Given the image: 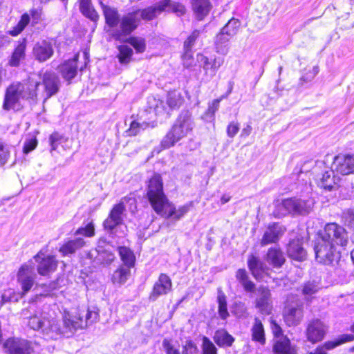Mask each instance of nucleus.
<instances>
[{
  "label": "nucleus",
  "instance_id": "1",
  "mask_svg": "<svg viewBox=\"0 0 354 354\" xmlns=\"http://www.w3.org/2000/svg\"><path fill=\"white\" fill-rule=\"evenodd\" d=\"M22 315L26 316V325L30 329L40 332L46 338L53 339H57L62 335L69 336L68 333L72 334L79 328H84L96 322L99 318L97 311L88 310L85 319L82 317L72 318L66 315L61 325L57 319L41 310L31 313L29 310H24Z\"/></svg>",
  "mask_w": 354,
  "mask_h": 354
},
{
  "label": "nucleus",
  "instance_id": "2",
  "mask_svg": "<svg viewBox=\"0 0 354 354\" xmlns=\"http://www.w3.org/2000/svg\"><path fill=\"white\" fill-rule=\"evenodd\" d=\"M40 82L29 78L28 82H17L11 84L6 91L3 108L9 111L14 109L20 104L21 100H35L37 95V89Z\"/></svg>",
  "mask_w": 354,
  "mask_h": 354
},
{
  "label": "nucleus",
  "instance_id": "3",
  "mask_svg": "<svg viewBox=\"0 0 354 354\" xmlns=\"http://www.w3.org/2000/svg\"><path fill=\"white\" fill-rule=\"evenodd\" d=\"M194 123L192 113L189 111H183L178 115L170 131L161 141L163 149L173 147L177 142L187 136L193 129Z\"/></svg>",
  "mask_w": 354,
  "mask_h": 354
},
{
  "label": "nucleus",
  "instance_id": "4",
  "mask_svg": "<svg viewBox=\"0 0 354 354\" xmlns=\"http://www.w3.org/2000/svg\"><path fill=\"white\" fill-rule=\"evenodd\" d=\"M147 196L153 210L157 214H162L169 200L163 192V183L159 174H154L149 179Z\"/></svg>",
  "mask_w": 354,
  "mask_h": 354
},
{
  "label": "nucleus",
  "instance_id": "5",
  "mask_svg": "<svg viewBox=\"0 0 354 354\" xmlns=\"http://www.w3.org/2000/svg\"><path fill=\"white\" fill-rule=\"evenodd\" d=\"M316 260L326 265H334L340 259V253L332 242L319 237L314 246Z\"/></svg>",
  "mask_w": 354,
  "mask_h": 354
},
{
  "label": "nucleus",
  "instance_id": "6",
  "mask_svg": "<svg viewBox=\"0 0 354 354\" xmlns=\"http://www.w3.org/2000/svg\"><path fill=\"white\" fill-rule=\"evenodd\" d=\"M314 202L312 199L304 200L299 198H290L282 201L279 204V208L283 209L277 212L278 216L286 215V214H307L313 207Z\"/></svg>",
  "mask_w": 354,
  "mask_h": 354
},
{
  "label": "nucleus",
  "instance_id": "7",
  "mask_svg": "<svg viewBox=\"0 0 354 354\" xmlns=\"http://www.w3.org/2000/svg\"><path fill=\"white\" fill-rule=\"evenodd\" d=\"M120 30H106L109 35L118 41H124V38L133 32L140 22V12L134 11L124 15L120 21Z\"/></svg>",
  "mask_w": 354,
  "mask_h": 354
},
{
  "label": "nucleus",
  "instance_id": "8",
  "mask_svg": "<svg viewBox=\"0 0 354 354\" xmlns=\"http://www.w3.org/2000/svg\"><path fill=\"white\" fill-rule=\"evenodd\" d=\"M131 201L133 203L136 202L134 198L124 197L122 198L119 203L113 207L108 217L103 223V226L106 230L112 231L122 223L123 216L126 210L124 203Z\"/></svg>",
  "mask_w": 354,
  "mask_h": 354
},
{
  "label": "nucleus",
  "instance_id": "9",
  "mask_svg": "<svg viewBox=\"0 0 354 354\" xmlns=\"http://www.w3.org/2000/svg\"><path fill=\"white\" fill-rule=\"evenodd\" d=\"M320 237L328 242H332L335 246H345L348 243L346 231L336 223L326 225L324 232L321 234Z\"/></svg>",
  "mask_w": 354,
  "mask_h": 354
},
{
  "label": "nucleus",
  "instance_id": "10",
  "mask_svg": "<svg viewBox=\"0 0 354 354\" xmlns=\"http://www.w3.org/2000/svg\"><path fill=\"white\" fill-rule=\"evenodd\" d=\"M328 330V326L319 319H312L306 328V337L309 342L316 343L322 340Z\"/></svg>",
  "mask_w": 354,
  "mask_h": 354
},
{
  "label": "nucleus",
  "instance_id": "11",
  "mask_svg": "<svg viewBox=\"0 0 354 354\" xmlns=\"http://www.w3.org/2000/svg\"><path fill=\"white\" fill-rule=\"evenodd\" d=\"M34 259L37 263V270L40 275L48 276L57 269V261L54 256H45L41 251H39L34 257Z\"/></svg>",
  "mask_w": 354,
  "mask_h": 354
},
{
  "label": "nucleus",
  "instance_id": "12",
  "mask_svg": "<svg viewBox=\"0 0 354 354\" xmlns=\"http://www.w3.org/2000/svg\"><path fill=\"white\" fill-rule=\"evenodd\" d=\"M17 278L23 293H27L33 286L35 279V268L32 263L21 266L19 270Z\"/></svg>",
  "mask_w": 354,
  "mask_h": 354
},
{
  "label": "nucleus",
  "instance_id": "13",
  "mask_svg": "<svg viewBox=\"0 0 354 354\" xmlns=\"http://www.w3.org/2000/svg\"><path fill=\"white\" fill-rule=\"evenodd\" d=\"M42 84L44 86L46 98H49L55 95L59 89L60 80L57 74L52 71H46L39 74Z\"/></svg>",
  "mask_w": 354,
  "mask_h": 354
},
{
  "label": "nucleus",
  "instance_id": "14",
  "mask_svg": "<svg viewBox=\"0 0 354 354\" xmlns=\"http://www.w3.org/2000/svg\"><path fill=\"white\" fill-rule=\"evenodd\" d=\"M286 229L279 223H273L268 225L260 241L261 246L276 243L282 237Z\"/></svg>",
  "mask_w": 354,
  "mask_h": 354
},
{
  "label": "nucleus",
  "instance_id": "15",
  "mask_svg": "<svg viewBox=\"0 0 354 354\" xmlns=\"http://www.w3.org/2000/svg\"><path fill=\"white\" fill-rule=\"evenodd\" d=\"M333 168L337 174L349 175L354 173V155L339 154L334 157Z\"/></svg>",
  "mask_w": 354,
  "mask_h": 354
},
{
  "label": "nucleus",
  "instance_id": "16",
  "mask_svg": "<svg viewBox=\"0 0 354 354\" xmlns=\"http://www.w3.org/2000/svg\"><path fill=\"white\" fill-rule=\"evenodd\" d=\"M3 347L8 354H30L32 351L30 342L26 339L16 338L7 339Z\"/></svg>",
  "mask_w": 354,
  "mask_h": 354
},
{
  "label": "nucleus",
  "instance_id": "17",
  "mask_svg": "<svg viewBox=\"0 0 354 354\" xmlns=\"http://www.w3.org/2000/svg\"><path fill=\"white\" fill-rule=\"evenodd\" d=\"M171 280L166 274H160L158 280L153 285V290L149 299L156 301L159 297L167 295L171 290Z\"/></svg>",
  "mask_w": 354,
  "mask_h": 354
},
{
  "label": "nucleus",
  "instance_id": "18",
  "mask_svg": "<svg viewBox=\"0 0 354 354\" xmlns=\"http://www.w3.org/2000/svg\"><path fill=\"white\" fill-rule=\"evenodd\" d=\"M77 60L78 55H75L73 58L64 62L57 68V71L62 78L68 83H70L77 74Z\"/></svg>",
  "mask_w": 354,
  "mask_h": 354
},
{
  "label": "nucleus",
  "instance_id": "19",
  "mask_svg": "<svg viewBox=\"0 0 354 354\" xmlns=\"http://www.w3.org/2000/svg\"><path fill=\"white\" fill-rule=\"evenodd\" d=\"M192 207L193 202H189L176 209L174 205L168 201V204L163 209V212L159 214L167 218H172V219L178 221L183 217Z\"/></svg>",
  "mask_w": 354,
  "mask_h": 354
},
{
  "label": "nucleus",
  "instance_id": "20",
  "mask_svg": "<svg viewBox=\"0 0 354 354\" xmlns=\"http://www.w3.org/2000/svg\"><path fill=\"white\" fill-rule=\"evenodd\" d=\"M54 53L52 44L46 41L37 42L32 48V55L36 60L44 62L50 59Z\"/></svg>",
  "mask_w": 354,
  "mask_h": 354
},
{
  "label": "nucleus",
  "instance_id": "21",
  "mask_svg": "<svg viewBox=\"0 0 354 354\" xmlns=\"http://www.w3.org/2000/svg\"><path fill=\"white\" fill-rule=\"evenodd\" d=\"M286 252L288 256L295 261H302L306 259L307 252L302 245V241L299 239L290 241Z\"/></svg>",
  "mask_w": 354,
  "mask_h": 354
},
{
  "label": "nucleus",
  "instance_id": "22",
  "mask_svg": "<svg viewBox=\"0 0 354 354\" xmlns=\"http://www.w3.org/2000/svg\"><path fill=\"white\" fill-rule=\"evenodd\" d=\"M265 260L272 268H280L285 263L286 257L279 247L274 246L268 250Z\"/></svg>",
  "mask_w": 354,
  "mask_h": 354
},
{
  "label": "nucleus",
  "instance_id": "23",
  "mask_svg": "<svg viewBox=\"0 0 354 354\" xmlns=\"http://www.w3.org/2000/svg\"><path fill=\"white\" fill-rule=\"evenodd\" d=\"M259 297L256 300V307L262 314L268 315L271 311L270 291L264 286H261L258 289Z\"/></svg>",
  "mask_w": 354,
  "mask_h": 354
},
{
  "label": "nucleus",
  "instance_id": "24",
  "mask_svg": "<svg viewBox=\"0 0 354 354\" xmlns=\"http://www.w3.org/2000/svg\"><path fill=\"white\" fill-rule=\"evenodd\" d=\"M153 7L158 16L162 12L170 10L178 16H182L185 13V8L183 4L173 2L171 0H162L156 3Z\"/></svg>",
  "mask_w": 354,
  "mask_h": 354
},
{
  "label": "nucleus",
  "instance_id": "25",
  "mask_svg": "<svg viewBox=\"0 0 354 354\" xmlns=\"http://www.w3.org/2000/svg\"><path fill=\"white\" fill-rule=\"evenodd\" d=\"M248 266L252 274L257 280L263 279L268 270L264 263L258 257L252 254L248 257Z\"/></svg>",
  "mask_w": 354,
  "mask_h": 354
},
{
  "label": "nucleus",
  "instance_id": "26",
  "mask_svg": "<svg viewBox=\"0 0 354 354\" xmlns=\"http://www.w3.org/2000/svg\"><path fill=\"white\" fill-rule=\"evenodd\" d=\"M103 15L105 18L106 24L109 26L108 30H115L120 22L119 14L116 8L106 6L102 1L100 2Z\"/></svg>",
  "mask_w": 354,
  "mask_h": 354
},
{
  "label": "nucleus",
  "instance_id": "27",
  "mask_svg": "<svg viewBox=\"0 0 354 354\" xmlns=\"http://www.w3.org/2000/svg\"><path fill=\"white\" fill-rule=\"evenodd\" d=\"M26 40L24 39L16 46L9 59L8 64L10 66L17 67L20 65L21 62L26 58Z\"/></svg>",
  "mask_w": 354,
  "mask_h": 354
},
{
  "label": "nucleus",
  "instance_id": "28",
  "mask_svg": "<svg viewBox=\"0 0 354 354\" xmlns=\"http://www.w3.org/2000/svg\"><path fill=\"white\" fill-rule=\"evenodd\" d=\"M302 317L303 309L301 306L290 308L287 309L284 314V320L289 326L299 324Z\"/></svg>",
  "mask_w": 354,
  "mask_h": 354
},
{
  "label": "nucleus",
  "instance_id": "29",
  "mask_svg": "<svg viewBox=\"0 0 354 354\" xmlns=\"http://www.w3.org/2000/svg\"><path fill=\"white\" fill-rule=\"evenodd\" d=\"M353 340H354V335L348 334L342 335L337 340L326 342L322 347L317 348L315 352L310 353V354H326V350L333 349L341 344Z\"/></svg>",
  "mask_w": 354,
  "mask_h": 354
},
{
  "label": "nucleus",
  "instance_id": "30",
  "mask_svg": "<svg viewBox=\"0 0 354 354\" xmlns=\"http://www.w3.org/2000/svg\"><path fill=\"white\" fill-rule=\"evenodd\" d=\"M335 169L333 168V166L330 169H328L324 171L321 178V187L328 191H331L333 189H334L335 186L337 184L339 180V177L335 176Z\"/></svg>",
  "mask_w": 354,
  "mask_h": 354
},
{
  "label": "nucleus",
  "instance_id": "31",
  "mask_svg": "<svg viewBox=\"0 0 354 354\" xmlns=\"http://www.w3.org/2000/svg\"><path fill=\"white\" fill-rule=\"evenodd\" d=\"M84 245L85 241L82 238H75L64 243L59 248V252L64 256L68 255L75 253L77 250L83 248Z\"/></svg>",
  "mask_w": 354,
  "mask_h": 354
},
{
  "label": "nucleus",
  "instance_id": "32",
  "mask_svg": "<svg viewBox=\"0 0 354 354\" xmlns=\"http://www.w3.org/2000/svg\"><path fill=\"white\" fill-rule=\"evenodd\" d=\"M192 7L196 17L202 20L210 10L209 0H192Z\"/></svg>",
  "mask_w": 354,
  "mask_h": 354
},
{
  "label": "nucleus",
  "instance_id": "33",
  "mask_svg": "<svg viewBox=\"0 0 354 354\" xmlns=\"http://www.w3.org/2000/svg\"><path fill=\"white\" fill-rule=\"evenodd\" d=\"M273 351L277 354H296L295 351L290 346V340L287 337H281L277 339Z\"/></svg>",
  "mask_w": 354,
  "mask_h": 354
},
{
  "label": "nucleus",
  "instance_id": "34",
  "mask_svg": "<svg viewBox=\"0 0 354 354\" xmlns=\"http://www.w3.org/2000/svg\"><path fill=\"white\" fill-rule=\"evenodd\" d=\"M148 111L153 112L156 115L169 114L167 109L165 107L163 101L157 99L153 96L149 97L147 99Z\"/></svg>",
  "mask_w": 354,
  "mask_h": 354
},
{
  "label": "nucleus",
  "instance_id": "35",
  "mask_svg": "<svg viewBox=\"0 0 354 354\" xmlns=\"http://www.w3.org/2000/svg\"><path fill=\"white\" fill-rule=\"evenodd\" d=\"M80 10L82 15L93 21L99 19V15L93 8L91 0H79Z\"/></svg>",
  "mask_w": 354,
  "mask_h": 354
},
{
  "label": "nucleus",
  "instance_id": "36",
  "mask_svg": "<svg viewBox=\"0 0 354 354\" xmlns=\"http://www.w3.org/2000/svg\"><path fill=\"white\" fill-rule=\"evenodd\" d=\"M252 339L257 342L261 345L266 342L265 331L261 321L258 319H254V322L251 328Z\"/></svg>",
  "mask_w": 354,
  "mask_h": 354
},
{
  "label": "nucleus",
  "instance_id": "37",
  "mask_svg": "<svg viewBox=\"0 0 354 354\" xmlns=\"http://www.w3.org/2000/svg\"><path fill=\"white\" fill-rule=\"evenodd\" d=\"M130 267L120 266L113 274L111 280L114 284L122 285L130 277Z\"/></svg>",
  "mask_w": 354,
  "mask_h": 354
},
{
  "label": "nucleus",
  "instance_id": "38",
  "mask_svg": "<svg viewBox=\"0 0 354 354\" xmlns=\"http://www.w3.org/2000/svg\"><path fill=\"white\" fill-rule=\"evenodd\" d=\"M214 342L221 347L231 346L234 338L225 330H218L214 336Z\"/></svg>",
  "mask_w": 354,
  "mask_h": 354
},
{
  "label": "nucleus",
  "instance_id": "39",
  "mask_svg": "<svg viewBox=\"0 0 354 354\" xmlns=\"http://www.w3.org/2000/svg\"><path fill=\"white\" fill-rule=\"evenodd\" d=\"M118 251L121 260L124 263L123 266L132 268L135 263V256L133 252L125 246L118 247Z\"/></svg>",
  "mask_w": 354,
  "mask_h": 354
},
{
  "label": "nucleus",
  "instance_id": "40",
  "mask_svg": "<svg viewBox=\"0 0 354 354\" xmlns=\"http://www.w3.org/2000/svg\"><path fill=\"white\" fill-rule=\"evenodd\" d=\"M237 280L243 286L247 292H254L255 288L254 283L249 279L248 275L245 269H239L236 274Z\"/></svg>",
  "mask_w": 354,
  "mask_h": 354
},
{
  "label": "nucleus",
  "instance_id": "41",
  "mask_svg": "<svg viewBox=\"0 0 354 354\" xmlns=\"http://www.w3.org/2000/svg\"><path fill=\"white\" fill-rule=\"evenodd\" d=\"M183 97L181 94L176 91H170L167 94V104L170 109H178L183 104Z\"/></svg>",
  "mask_w": 354,
  "mask_h": 354
},
{
  "label": "nucleus",
  "instance_id": "42",
  "mask_svg": "<svg viewBox=\"0 0 354 354\" xmlns=\"http://www.w3.org/2000/svg\"><path fill=\"white\" fill-rule=\"evenodd\" d=\"M232 36L223 33L221 30L216 39V50L218 53L225 54L227 52V44Z\"/></svg>",
  "mask_w": 354,
  "mask_h": 354
},
{
  "label": "nucleus",
  "instance_id": "43",
  "mask_svg": "<svg viewBox=\"0 0 354 354\" xmlns=\"http://www.w3.org/2000/svg\"><path fill=\"white\" fill-rule=\"evenodd\" d=\"M119 54L118 57L122 64H127L131 61L133 55L132 49L126 45H121L118 47Z\"/></svg>",
  "mask_w": 354,
  "mask_h": 354
},
{
  "label": "nucleus",
  "instance_id": "44",
  "mask_svg": "<svg viewBox=\"0 0 354 354\" xmlns=\"http://www.w3.org/2000/svg\"><path fill=\"white\" fill-rule=\"evenodd\" d=\"M30 21V17L28 15L24 14L21 16V19L18 22L16 26H15L9 33L12 36H17L21 33L25 27L28 25Z\"/></svg>",
  "mask_w": 354,
  "mask_h": 354
},
{
  "label": "nucleus",
  "instance_id": "45",
  "mask_svg": "<svg viewBox=\"0 0 354 354\" xmlns=\"http://www.w3.org/2000/svg\"><path fill=\"white\" fill-rule=\"evenodd\" d=\"M240 26V21L235 19H230L227 24L222 28L223 33L230 36H234L236 34Z\"/></svg>",
  "mask_w": 354,
  "mask_h": 354
},
{
  "label": "nucleus",
  "instance_id": "46",
  "mask_svg": "<svg viewBox=\"0 0 354 354\" xmlns=\"http://www.w3.org/2000/svg\"><path fill=\"white\" fill-rule=\"evenodd\" d=\"M127 42L132 46L138 53H142L146 49L145 40L141 37H131Z\"/></svg>",
  "mask_w": 354,
  "mask_h": 354
},
{
  "label": "nucleus",
  "instance_id": "47",
  "mask_svg": "<svg viewBox=\"0 0 354 354\" xmlns=\"http://www.w3.org/2000/svg\"><path fill=\"white\" fill-rule=\"evenodd\" d=\"M319 289L320 286L318 282L315 281H308L303 286L302 293L304 295L308 297L317 293Z\"/></svg>",
  "mask_w": 354,
  "mask_h": 354
},
{
  "label": "nucleus",
  "instance_id": "48",
  "mask_svg": "<svg viewBox=\"0 0 354 354\" xmlns=\"http://www.w3.org/2000/svg\"><path fill=\"white\" fill-rule=\"evenodd\" d=\"M149 126V123L145 122H138L136 121H133L127 132L129 136H134L139 133L141 130L146 129Z\"/></svg>",
  "mask_w": 354,
  "mask_h": 354
},
{
  "label": "nucleus",
  "instance_id": "49",
  "mask_svg": "<svg viewBox=\"0 0 354 354\" xmlns=\"http://www.w3.org/2000/svg\"><path fill=\"white\" fill-rule=\"evenodd\" d=\"M20 298V294L15 292L12 289L6 290L1 295V300H2L3 304L6 302H17Z\"/></svg>",
  "mask_w": 354,
  "mask_h": 354
},
{
  "label": "nucleus",
  "instance_id": "50",
  "mask_svg": "<svg viewBox=\"0 0 354 354\" xmlns=\"http://www.w3.org/2000/svg\"><path fill=\"white\" fill-rule=\"evenodd\" d=\"M138 11L140 12V19H142L146 21H151L158 16L153 6L142 10H138Z\"/></svg>",
  "mask_w": 354,
  "mask_h": 354
},
{
  "label": "nucleus",
  "instance_id": "51",
  "mask_svg": "<svg viewBox=\"0 0 354 354\" xmlns=\"http://www.w3.org/2000/svg\"><path fill=\"white\" fill-rule=\"evenodd\" d=\"M218 313L220 317L225 319L229 316L227 308L226 297L223 294H219L218 296Z\"/></svg>",
  "mask_w": 354,
  "mask_h": 354
},
{
  "label": "nucleus",
  "instance_id": "52",
  "mask_svg": "<svg viewBox=\"0 0 354 354\" xmlns=\"http://www.w3.org/2000/svg\"><path fill=\"white\" fill-rule=\"evenodd\" d=\"M115 259L114 254L107 250L98 251L97 261L104 264H110Z\"/></svg>",
  "mask_w": 354,
  "mask_h": 354
},
{
  "label": "nucleus",
  "instance_id": "53",
  "mask_svg": "<svg viewBox=\"0 0 354 354\" xmlns=\"http://www.w3.org/2000/svg\"><path fill=\"white\" fill-rule=\"evenodd\" d=\"M203 354H217V349L214 344L207 337H203Z\"/></svg>",
  "mask_w": 354,
  "mask_h": 354
},
{
  "label": "nucleus",
  "instance_id": "54",
  "mask_svg": "<svg viewBox=\"0 0 354 354\" xmlns=\"http://www.w3.org/2000/svg\"><path fill=\"white\" fill-rule=\"evenodd\" d=\"M197 61L200 64V66H201L203 68L205 74L207 76H209V71L212 61L209 60L208 57H207L203 54L197 55Z\"/></svg>",
  "mask_w": 354,
  "mask_h": 354
},
{
  "label": "nucleus",
  "instance_id": "55",
  "mask_svg": "<svg viewBox=\"0 0 354 354\" xmlns=\"http://www.w3.org/2000/svg\"><path fill=\"white\" fill-rule=\"evenodd\" d=\"M199 35L200 31L198 30H194L184 42V50H192Z\"/></svg>",
  "mask_w": 354,
  "mask_h": 354
},
{
  "label": "nucleus",
  "instance_id": "56",
  "mask_svg": "<svg viewBox=\"0 0 354 354\" xmlns=\"http://www.w3.org/2000/svg\"><path fill=\"white\" fill-rule=\"evenodd\" d=\"M77 235H84L91 237L95 234L94 225L92 222L88 223L85 227H80L75 232Z\"/></svg>",
  "mask_w": 354,
  "mask_h": 354
},
{
  "label": "nucleus",
  "instance_id": "57",
  "mask_svg": "<svg viewBox=\"0 0 354 354\" xmlns=\"http://www.w3.org/2000/svg\"><path fill=\"white\" fill-rule=\"evenodd\" d=\"M211 61L209 77H212L216 75L218 69L223 64L224 58L223 57H218Z\"/></svg>",
  "mask_w": 354,
  "mask_h": 354
},
{
  "label": "nucleus",
  "instance_id": "58",
  "mask_svg": "<svg viewBox=\"0 0 354 354\" xmlns=\"http://www.w3.org/2000/svg\"><path fill=\"white\" fill-rule=\"evenodd\" d=\"M37 146V140L35 137H31L28 139H26L23 148V152L26 154H28L29 152L34 150Z\"/></svg>",
  "mask_w": 354,
  "mask_h": 354
},
{
  "label": "nucleus",
  "instance_id": "59",
  "mask_svg": "<svg viewBox=\"0 0 354 354\" xmlns=\"http://www.w3.org/2000/svg\"><path fill=\"white\" fill-rule=\"evenodd\" d=\"M162 346L167 354H180L178 349L174 346L170 339H164L162 341Z\"/></svg>",
  "mask_w": 354,
  "mask_h": 354
},
{
  "label": "nucleus",
  "instance_id": "60",
  "mask_svg": "<svg viewBox=\"0 0 354 354\" xmlns=\"http://www.w3.org/2000/svg\"><path fill=\"white\" fill-rule=\"evenodd\" d=\"M183 64L185 68H189L193 66L194 57L192 50H184L182 56Z\"/></svg>",
  "mask_w": 354,
  "mask_h": 354
},
{
  "label": "nucleus",
  "instance_id": "61",
  "mask_svg": "<svg viewBox=\"0 0 354 354\" xmlns=\"http://www.w3.org/2000/svg\"><path fill=\"white\" fill-rule=\"evenodd\" d=\"M240 129V124L237 122H231L227 127V135L228 137L234 138Z\"/></svg>",
  "mask_w": 354,
  "mask_h": 354
},
{
  "label": "nucleus",
  "instance_id": "62",
  "mask_svg": "<svg viewBox=\"0 0 354 354\" xmlns=\"http://www.w3.org/2000/svg\"><path fill=\"white\" fill-rule=\"evenodd\" d=\"M182 354H198V350L196 344L189 340L185 342Z\"/></svg>",
  "mask_w": 354,
  "mask_h": 354
},
{
  "label": "nucleus",
  "instance_id": "63",
  "mask_svg": "<svg viewBox=\"0 0 354 354\" xmlns=\"http://www.w3.org/2000/svg\"><path fill=\"white\" fill-rule=\"evenodd\" d=\"M344 215L348 226L354 230V208L348 209Z\"/></svg>",
  "mask_w": 354,
  "mask_h": 354
},
{
  "label": "nucleus",
  "instance_id": "64",
  "mask_svg": "<svg viewBox=\"0 0 354 354\" xmlns=\"http://www.w3.org/2000/svg\"><path fill=\"white\" fill-rule=\"evenodd\" d=\"M10 157V151L3 145H0V164L5 165Z\"/></svg>",
  "mask_w": 354,
  "mask_h": 354
}]
</instances>
